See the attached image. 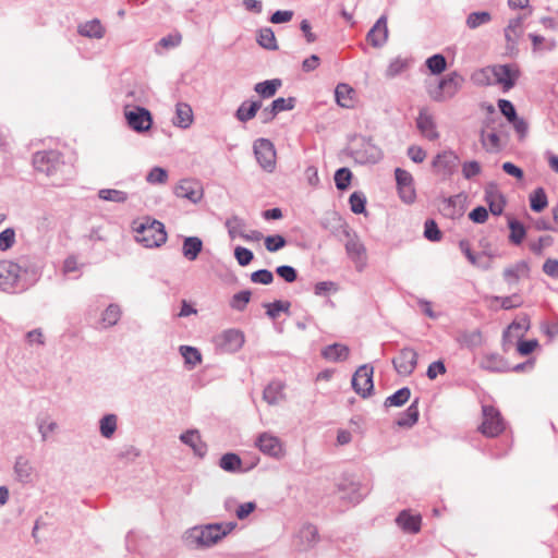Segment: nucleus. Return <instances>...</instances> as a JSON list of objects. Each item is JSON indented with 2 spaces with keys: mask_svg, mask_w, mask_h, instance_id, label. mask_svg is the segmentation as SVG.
Segmentation results:
<instances>
[{
  "mask_svg": "<svg viewBox=\"0 0 558 558\" xmlns=\"http://www.w3.org/2000/svg\"><path fill=\"white\" fill-rule=\"evenodd\" d=\"M283 388L281 381H270L263 391V399L270 405L277 404L283 398Z\"/></svg>",
  "mask_w": 558,
  "mask_h": 558,
  "instance_id": "obj_37",
  "label": "nucleus"
},
{
  "mask_svg": "<svg viewBox=\"0 0 558 558\" xmlns=\"http://www.w3.org/2000/svg\"><path fill=\"white\" fill-rule=\"evenodd\" d=\"M480 142L483 148L489 154H497L502 149L500 137L495 130L486 132L485 129H482L480 132Z\"/></svg>",
  "mask_w": 558,
  "mask_h": 558,
  "instance_id": "obj_28",
  "label": "nucleus"
},
{
  "mask_svg": "<svg viewBox=\"0 0 558 558\" xmlns=\"http://www.w3.org/2000/svg\"><path fill=\"white\" fill-rule=\"evenodd\" d=\"M174 194L178 197L186 198L192 203H197L203 196V190L201 185L191 180H182L175 187Z\"/></svg>",
  "mask_w": 558,
  "mask_h": 558,
  "instance_id": "obj_21",
  "label": "nucleus"
},
{
  "mask_svg": "<svg viewBox=\"0 0 558 558\" xmlns=\"http://www.w3.org/2000/svg\"><path fill=\"white\" fill-rule=\"evenodd\" d=\"M33 466L31 465L28 459L23 456H19L14 463V473L16 480L22 484H27L32 481L33 476Z\"/></svg>",
  "mask_w": 558,
  "mask_h": 558,
  "instance_id": "obj_34",
  "label": "nucleus"
},
{
  "mask_svg": "<svg viewBox=\"0 0 558 558\" xmlns=\"http://www.w3.org/2000/svg\"><path fill=\"white\" fill-rule=\"evenodd\" d=\"M117 415L106 414L99 421L100 434L105 438H111L117 429Z\"/></svg>",
  "mask_w": 558,
  "mask_h": 558,
  "instance_id": "obj_49",
  "label": "nucleus"
},
{
  "mask_svg": "<svg viewBox=\"0 0 558 558\" xmlns=\"http://www.w3.org/2000/svg\"><path fill=\"white\" fill-rule=\"evenodd\" d=\"M508 227L510 229V242L517 245L521 244L526 235V231L523 223L517 219H509Z\"/></svg>",
  "mask_w": 558,
  "mask_h": 558,
  "instance_id": "obj_51",
  "label": "nucleus"
},
{
  "mask_svg": "<svg viewBox=\"0 0 558 558\" xmlns=\"http://www.w3.org/2000/svg\"><path fill=\"white\" fill-rule=\"evenodd\" d=\"M172 123L180 129H187L193 123V111L189 104L178 102L175 105V116Z\"/></svg>",
  "mask_w": 558,
  "mask_h": 558,
  "instance_id": "obj_26",
  "label": "nucleus"
},
{
  "mask_svg": "<svg viewBox=\"0 0 558 558\" xmlns=\"http://www.w3.org/2000/svg\"><path fill=\"white\" fill-rule=\"evenodd\" d=\"M367 41L375 48L383 47L388 39L387 16L381 15L366 35Z\"/></svg>",
  "mask_w": 558,
  "mask_h": 558,
  "instance_id": "obj_18",
  "label": "nucleus"
},
{
  "mask_svg": "<svg viewBox=\"0 0 558 558\" xmlns=\"http://www.w3.org/2000/svg\"><path fill=\"white\" fill-rule=\"evenodd\" d=\"M121 317V310L117 304H110L102 314V322L106 326H114Z\"/></svg>",
  "mask_w": 558,
  "mask_h": 558,
  "instance_id": "obj_61",
  "label": "nucleus"
},
{
  "mask_svg": "<svg viewBox=\"0 0 558 558\" xmlns=\"http://www.w3.org/2000/svg\"><path fill=\"white\" fill-rule=\"evenodd\" d=\"M336 187L339 191H345L351 183L352 172L349 168H339L333 175Z\"/></svg>",
  "mask_w": 558,
  "mask_h": 558,
  "instance_id": "obj_55",
  "label": "nucleus"
},
{
  "mask_svg": "<svg viewBox=\"0 0 558 558\" xmlns=\"http://www.w3.org/2000/svg\"><path fill=\"white\" fill-rule=\"evenodd\" d=\"M492 21V14L487 11L472 12L466 17V26L470 29H475L482 25L488 24Z\"/></svg>",
  "mask_w": 558,
  "mask_h": 558,
  "instance_id": "obj_50",
  "label": "nucleus"
},
{
  "mask_svg": "<svg viewBox=\"0 0 558 558\" xmlns=\"http://www.w3.org/2000/svg\"><path fill=\"white\" fill-rule=\"evenodd\" d=\"M530 267L529 264L524 260H520L515 263L514 265L505 268L502 276L504 280L512 287L513 284H517L520 280L521 275H529Z\"/></svg>",
  "mask_w": 558,
  "mask_h": 558,
  "instance_id": "obj_27",
  "label": "nucleus"
},
{
  "mask_svg": "<svg viewBox=\"0 0 558 558\" xmlns=\"http://www.w3.org/2000/svg\"><path fill=\"white\" fill-rule=\"evenodd\" d=\"M254 154L259 166L272 172L276 167V150L274 144L267 138H258L254 143Z\"/></svg>",
  "mask_w": 558,
  "mask_h": 558,
  "instance_id": "obj_11",
  "label": "nucleus"
},
{
  "mask_svg": "<svg viewBox=\"0 0 558 558\" xmlns=\"http://www.w3.org/2000/svg\"><path fill=\"white\" fill-rule=\"evenodd\" d=\"M251 296L252 293L250 290H242L233 294L230 300V307L238 312H243L250 303Z\"/></svg>",
  "mask_w": 558,
  "mask_h": 558,
  "instance_id": "obj_54",
  "label": "nucleus"
},
{
  "mask_svg": "<svg viewBox=\"0 0 558 558\" xmlns=\"http://www.w3.org/2000/svg\"><path fill=\"white\" fill-rule=\"evenodd\" d=\"M354 89L348 84L340 83L335 89V98L337 104L342 108L353 107Z\"/></svg>",
  "mask_w": 558,
  "mask_h": 558,
  "instance_id": "obj_39",
  "label": "nucleus"
},
{
  "mask_svg": "<svg viewBox=\"0 0 558 558\" xmlns=\"http://www.w3.org/2000/svg\"><path fill=\"white\" fill-rule=\"evenodd\" d=\"M412 63L411 58L397 57L392 59L386 69L385 76L387 78H393L403 73Z\"/></svg>",
  "mask_w": 558,
  "mask_h": 558,
  "instance_id": "obj_42",
  "label": "nucleus"
},
{
  "mask_svg": "<svg viewBox=\"0 0 558 558\" xmlns=\"http://www.w3.org/2000/svg\"><path fill=\"white\" fill-rule=\"evenodd\" d=\"M374 367L364 364L360 366L352 376V388L362 398H367L373 393L374 390Z\"/></svg>",
  "mask_w": 558,
  "mask_h": 558,
  "instance_id": "obj_8",
  "label": "nucleus"
},
{
  "mask_svg": "<svg viewBox=\"0 0 558 558\" xmlns=\"http://www.w3.org/2000/svg\"><path fill=\"white\" fill-rule=\"evenodd\" d=\"M464 77L457 71L446 74L436 86L428 87L429 97L438 102L451 99L461 89Z\"/></svg>",
  "mask_w": 558,
  "mask_h": 558,
  "instance_id": "obj_4",
  "label": "nucleus"
},
{
  "mask_svg": "<svg viewBox=\"0 0 558 558\" xmlns=\"http://www.w3.org/2000/svg\"><path fill=\"white\" fill-rule=\"evenodd\" d=\"M395 178L401 201L405 204L414 203L416 199V192L412 174L404 169L396 168Z\"/></svg>",
  "mask_w": 558,
  "mask_h": 558,
  "instance_id": "obj_12",
  "label": "nucleus"
},
{
  "mask_svg": "<svg viewBox=\"0 0 558 558\" xmlns=\"http://www.w3.org/2000/svg\"><path fill=\"white\" fill-rule=\"evenodd\" d=\"M484 198L488 205V211H490L494 216H500L504 213L506 199L505 196L497 189L496 184L489 183L485 187Z\"/></svg>",
  "mask_w": 558,
  "mask_h": 558,
  "instance_id": "obj_19",
  "label": "nucleus"
},
{
  "mask_svg": "<svg viewBox=\"0 0 558 558\" xmlns=\"http://www.w3.org/2000/svg\"><path fill=\"white\" fill-rule=\"evenodd\" d=\"M130 107V102L124 105V117L128 125L137 133L149 131L153 125V116L150 111L141 106H136L132 109Z\"/></svg>",
  "mask_w": 558,
  "mask_h": 558,
  "instance_id": "obj_6",
  "label": "nucleus"
},
{
  "mask_svg": "<svg viewBox=\"0 0 558 558\" xmlns=\"http://www.w3.org/2000/svg\"><path fill=\"white\" fill-rule=\"evenodd\" d=\"M392 364L398 374L409 376L417 365V353L411 348H403L392 360Z\"/></svg>",
  "mask_w": 558,
  "mask_h": 558,
  "instance_id": "obj_13",
  "label": "nucleus"
},
{
  "mask_svg": "<svg viewBox=\"0 0 558 558\" xmlns=\"http://www.w3.org/2000/svg\"><path fill=\"white\" fill-rule=\"evenodd\" d=\"M424 236L432 242H438L442 238V233L437 223L433 219H427L424 223Z\"/></svg>",
  "mask_w": 558,
  "mask_h": 558,
  "instance_id": "obj_60",
  "label": "nucleus"
},
{
  "mask_svg": "<svg viewBox=\"0 0 558 558\" xmlns=\"http://www.w3.org/2000/svg\"><path fill=\"white\" fill-rule=\"evenodd\" d=\"M226 227L231 239L240 236V233H245V222L242 218L238 216H232L231 218H228L226 221Z\"/></svg>",
  "mask_w": 558,
  "mask_h": 558,
  "instance_id": "obj_58",
  "label": "nucleus"
},
{
  "mask_svg": "<svg viewBox=\"0 0 558 558\" xmlns=\"http://www.w3.org/2000/svg\"><path fill=\"white\" fill-rule=\"evenodd\" d=\"M298 546L302 550L313 548L319 542L317 527L312 523L304 524L296 534Z\"/></svg>",
  "mask_w": 558,
  "mask_h": 558,
  "instance_id": "obj_20",
  "label": "nucleus"
},
{
  "mask_svg": "<svg viewBox=\"0 0 558 558\" xmlns=\"http://www.w3.org/2000/svg\"><path fill=\"white\" fill-rule=\"evenodd\" d=\"M146 181L150 184H165L168 181V171L156 166L147 173Z\"/></svg>",
  "mask_w": 558,
  "mask_h": 558,
  "instance_id": "obj_59",
  "label": "nucleus"
},
{
  "mask_svg": "<svg viewBox=\"0 0 558 558\" xmlns=\"http://www.w3.org/2000/svg\"><path fill=\"white\" fill-rule=\"evenodd\" d=\"M458 342L461 347L473 350L483 343V336L480 330L463 331L458 337Z\"/></svg>",
  "mask_w": 558,
  "mask_h": 558,
  "instance_id": "obj_41",
  "label": "nucleus"
},
{
  "mask_svg": "<svg viewBox=\"0 0 558 558\" xmlns=\"http://www.w3.org/2000/svg\"><path fill=\"white\" fill-rule=\"evenodd\" d=\"M262 106V100H245L236 109L235 118L240 122H247L256 116Z\"/></svg>",
  "mask_w": 558,
  "mask_h": 558,
  "instance_id": "obj_29",
  "label": "nucleus"
},
{
  "mask_svg": "<svg viewBox=\"0 0 558 558\" xmlns=\"http://www.w3.org/2000/svg\"><path fill=\"white\" fill-rule=\"evenodd\" d=\"M180 440L189 446L195 456L204 458L207 453V445L203 441L197 429H189L180 435Z\"/></svg>",
  "mask_w": 558,
  "mask_h": 558,
  "instance_id": "obj_22",
  "label": "nucleus"
},
{
  "mask_svg": "<svg viewBox=\"0 0 558 558\" xmlns=\"http://www.w3.org/2000/svg\"><path fill=\"white\" fill-rule=\"evenodd\" d=\"M483 422L478 427L486 437H496L505 429V423L500 412L493 405H483Z\"/></svg>",
  "mask_w": 558,
  "mask_h": 558,
  "instance_id": "obj_7",
  "label": "nucleus"
},
{
  "mask_svg": "<svg viewBox=\"0 0 558 558\" xmlns=\"http://www.w3.org/2000/svg\"><path fill=\"white\" fill-rule=\"evenodd\" d=\"M420 399L415 398L408 409L397 420V425L403 428H410L417 423L420 411H418Z\"/></svg>",
  "mask_w": 558,
  "mask_h": 558,
  "instance_id": "obj_31",
  "label": "nucleus"
},
{
  "mask_svg": "<svg viewBox=\"0 0 558 558\" xmlns=\"http://www.w3.org/2000/svg\"><path fill=\"white\" fill-rule=\"evenodd\" d=\"M397 524L408 533H417L421 529V517L412 515L409 511L402 510L396 518Z\"/></svg>",
  "mask_w": 558,
  "mask_h": 558,
  "instance_id": "obj_30",
  "label": "nucleus"
},
{
  "mask_svg": "<svg viewBox=\"0 0 558 558\" xmlns=\"http://www.w3.org/2000/svg\"><path fill=\"white\" fill-rule=\"evenodd\" d=\"M256 446L264 453L272 458H280L282 444L277 436L269 433H262L256 439Z\"/></svg>",
  "mask_w": 558,
  "mask_h": 558,
  "instance_id": "obj_17",
  "label": "nucleus"
},
{
  "mask_svg": "<svg viewBox=\"0 0 558 558\" xmlns=\"http://www.w3.org/2000/svg\"><path fill=\"white\" fill-rule=\"evenodd\" d=\"M132 230L135 241L147 248L159 247L167 241L165 225L150 217L133 220Z\"/></svg>",
  "mask_w": 558,
  "mask_h": 558,
  "instance_id": "obj_2",
  "label": "nucleus"
},
{
  "mask_svg": "<svg viewBox=\"0 0 558 558\" xmlns=\"http://www.w3.org/2000/svg\"><path fill=\"white\" fill-rule=\"evenodd\" d=\"M203 250V241L198 236H185L183 239V245H182V255L187 260H195L197 259L199 253Z\"/></svg>",
  "mask_w": 558,
  "mask_h": 558,
  "instance_id": "obj_33",
  "label": "nucleus"
},
{
  "mask_svg": "<svg viewBox=\"0 0 558 558\" xmlns=\"http://www.w3.org/2000/svg\"><path fill=\"white\" fill-rule=\"evenodd\" d=\"M348 256L354 263L357 271H363L366 266V248L357 236L350 238L345 243Z\"/></svg>",
  "mask_w": 558,
  "mask_h": 558,
  "instance_id": "obj_16",
  "label": "nucleus"
},
{
  "mask_svg": "<svg viewBox=\"0 0 558 558\" xmlns=\"http://www.w3.org/2000/svg\"><path fill=\"white\" fill-rule=\"evenodd\" d=\"M264 306L266 307V315L271 319H276L280 312L290 313L291 303L289 301L277 300L272 303H266Z\"/></svg>",
  "mask_w": 558,
  "mask_h": 558,
  "instance_id": "obj_53",
  "label": "nucleus"
},
{
  "mask_svg": "<svg viewBox=\"0 0 558 558\" xmlns=\"http://www.w3.org/2000/svg\"><path fill=\"white\" fill-rule=\"evenodd\" d=\"M281 86L282 81L280 78L266 80L255 84L254 92L262 98L268 99L274 97Z\"/></svg>",
  "mask_w": 558,
  "mask_h": 558,
  "instance_id": "obj_36",
  "label": "nucleus"
},
{
  "mask_svg": "<svg viewBox=\"0 0 558 558\" xmlns=\"http://www.w3.org/2000/svg\"><path fill=\"white\" fill-rule=\"evenodd\" d=\"M416 126L420 132L429 141H435L439 137V133L436 130V123L433 117L425 111H420L416 119Z\"/></svg>",
  "mask_w": 558,
  "mask_h": 558,
  "instance_id": "obj_25",
  "label": "nucleus"
},
{
  "mask_svg": "<svg viewBox=\"0 0 558 558\" xmlns=\"http://www.w3.org/2000/svg\"><path fill=\"white\" fill-rule=\"evenodd\" d=\"M349 348L341 343H332L322 350L323 357L330 362L345 361L349 357Z\"/></svg>",
  "mask_w": 558,
  "mask_h": 558,
  "instance_id": "obj_32",
  "label": "nucleus"
},
{
  "mask_svg": "<svg viewBox=\"0 0 558 558\" xmlns=\"http://www.w3.org/2000/svg\"><path fill=\"white\" fill-rule=\"evenodd\" d=\"M181 355L184 359V363L189 369L194 368L202 362V354L198 349L191 345H181L179 348Z\"/></svg>",
  "mask_w": 558,
  "mask_h": 558,
  "instance_id": "obj_46",
  "label": "nucleus"
},
{
  "mask_svg": "<svg viewBox=\"0 0 558 558\" xmlns=\"http://www.w3.org/2000/svg\"><path fill=\"white\" fill-rule=\"evenodd\" d=\"M256 41L264 49L271 50V51H275L278 49L275 33L270 27H262L257 32Z\"/></svg>",
  "mask_w": 558,
  "mask_h": 558,
  "instance_id": "obj_43",
  "label": "nucleus"
},
{
  "mask_svg": "<svg viewBox=\"0 0 558 558\" xmlns=\"http://www.w3.org/2000/svg\"><path fill=\"white\" fill-rule=\"evenodd\" d=\"M271 105H272V109H275L277 111V113L279 114L282 111H290V110L294 109V107L296 105V98L295 97H288V98L279 97V98L275 99L271 102Z\"/></svg>",
  "mask_w": 558,
  "mask_h": 558,
  "instance_id": "obj_63",
  "label": "nucleus"
},
{
  "mask_svg": "<svg viewBox=\"0 0 558 558\" xmlns=\"http://www.w3.org/2000/svg\"><path fill=\"white\" fill-rule=\"evenodd\" d=\"M97 196L104 202L118 204H123L129 199V194L126 192L116 189H100Z\"/></svg>",
  "mask_w": 558,
  "mask_h": 558,
  "instance_id": "obj_45",
  "label": "nucleus"
},
{
  "mask_svg": "<svg viewBox=\"0 0 558 558\" xmlns=\"http://www.w3.org/2000/svg\"><path fill=\"white\" fill-rule=\"evenodd\" d=\"M458 163V155L452 150H445L435 156L432 166L436 172L444 177H450L456 171Z\"/></svg>",
  "mask_w": 558,
  "mask_h": 558,
  "instance_id": "obj_15",
  "label": "nucleus"
},
{
  "mask_svg": "<svg viewBox=\"0 0 558 558\" xmlns=\"http://www.w3.org/2000/svg\"><path fill=\"white\" fill-rule=\"evenodd\" d=\"M287 244V241L284 236L280 234L275 235H268L265 238V247L269 252H277L284 247Z\"/></svg>",
  "mask_w": 558,
  "mask_h": 558,
  "instance_id": "obj_64",
  "label": "nucleus"
},
{
  "mask_svg": "<svg viewBox=\"0 0 558 558\" xmlns=\"http://www.w3.org/2000/svg\"><path fill=\"white\" fill-rule=\"evenodd\" d=\"M219 466L226 472H240L242 468V460L236 453L228 452L221 456Z\"/></svg>",
  "mask_w": 558,
  "mask_h": 558,
  "instance_id": "obj_44",
  "label": "nucleus"
},
{
  "mask_svg": "<svg viewBox=\"0 0 558 558\" xmlns=\"http://www.w3.org/2000/svg\"><path fill=\"white\" fill-rule=\"evenodd\" d=\"M411 397V390L408 387H402L393 392L391 396L387 397L384 405L386 408L389 407H402L405 404Z\"/></svg>",
  "mask_w": 558,
  "mask_h": 558,
  "instance_id": "obj_48",
  "label": "nucleus"
},
{
  "mask_svg": "<svg viewBox=\"0 0 558 558\" xmlns=\"http://www.w3.org/2000/svg\"><path fill=\"white\" fill-rule=\"evenodd\" d=\"M548 205L546 192L543 187L535 189L530 194V207L535 213L543 211Z\"/></svg>",
  "mask_w": 558,
  "mask_h": 558,
  "instance_id": "obj_47",
  "label": "nucleus"
},
{
  "mask_svg": "<svg viewBox=\"0 0 558 558\" xmlns=\"http://www.w3.org/2000/svg\"><path fill=\"white\" fill-rule=\"evenodd\" d=\"M517 351L520 355H529L531 354L537 347L538 341L536 339L524 340L523 335L518 336Z\"/></svg>",
  "mask_w": 558,
  "mask_h": 558,
  "instance_id": "obj_62",
  "label": "nucleus"
},
{
  "mask_svg": "<svg viewBox=\"0 0 558 558\" xmlns=\"http://www.w3.org/2000/svg\"><path fill=\"white\" fill-rule=\"evenodd\" d=\"M78 34L88 38L100 39L104 37L105 28L100 21L95 19L78 26Z\"/></svg>",
  "mask_w": 558,
  "mask_h": 558,
  "instance_id": "obj_40",
  "label": "nucleus"
},
{
  "mask_svg": "<svg viewBox=\"0 0 558 558\" xmlns=\"http://www.w3.org/2000/svg\"><path fill=\"white\" fill-rule=\"evenodd\" d=\"M26 271H23L22 266L12 260H1L0 262V289L7 292H16L25 289V283L23 282V275Z\"/></svg>",
  "mask_w": 558,
  "mask_h": 558,
  "instance_id": "obj_5",
  "label": "nucleus"
},
{
  "mask_svg": "<svg viewBox=\"0 0 558 558\" xmlns=\"http://www.w3.org/2000/svg\"><path fill=\"white\" fill-rule=\"evenodd\" d=\"M219 529L217 523L195 525L183 533L182 542L190 549L209 548L223 538Z\"/></svg>",
  "mask_w": 558,
  "mask_h": 558,
  "instance_id": "obj_3",
  "label": "nucleus"
},
{
  "mask_svg": "<svg viewBox=\"0 0 558 558\" xmlns=\"http://www.w3.org/2000/svg\"><path fill=\"white\" fill-rule=\"evenodd\" d=\"M349 204L352 213L356 215L366 211V197L363 192H353L349 197Z\"/></svg>",
  "mask_w": 558,
  "mask_h": 558,
  "instance_id": "obj_56",
  "label": "nucleus"
},
{
  "mask_svg": "<svg viewBox=\"0 0 558 558\" xmlns=\"http://www.w3.org/2000/svg\"><path fill=\"white\" fill-rule=\"evenodd\" d=\"M480 367L482 369L492 372V373H507L510 372V365L508 362L498 353H487L485 354L481 362Z\"/></svg>",
  "mask_w": 558,
  "mask_h": 558,
  "instance_id": "obj_23",
  "label": "nucleus"
},
{
  "mask_svg": "<svg viewBox=\"0 0 558 558\" xmlns=\"http://www.w3.org/2000/svg\"><path fill=\"white\" fill-rule=\"evenodd\" d=\"M529 328L530 318L527 315H522L519 319L513 320L502 333V350L507 352L512 347V330L526 331Z\"/></svg>",
  "mask_w": 558,
  "mask_h": 558,
  "instance_id": "obj_24",
  "label": "nucleus"
},
{
  "mask_svg": "<svg viewBox=\"0 0 558 558\" xmlns=\"http://www.w3.org/2000/svg\"><path fill=\"white\" fill-rule=\"evenodd\" d=\"M529 37L532 40L534 51H551L556 48L557 44L555 39H545L543 36L536 34H529Z\"/></svg>",
  "mask_w": 558,
  "mask_h": 558,
  "instance_id": "obj_57",
  "label": "nucleus"
},
{
  "mask_svg": "<svg viewBox=\"0 0 558 558\" xmlns=\"http://www.w3.org/2000/svg\"><path fill=\"white\" fill-rule=\"evenodd\" d=\"M351 155L361 165H374L383 158L381 149L366 137L360 138L359 146L352 149Z\"/></svg>",
  "mask_w": 558,
  "mask_h": 558,
  "instance_id": "obj_9",
  "label": "nucleus"
},
{
  "mask_svg": "<svg viewBox=\"0 0 558 558\" xmlns=\"http://www.w3.org/2000/svg\"><path fill=\"white\" fill-rule=\"evenodd\" d=\"M57 217L52 211H44L35 220V227L39 234L46 235L57 228Z\"/></svg>",
  "mask_w": 558,
  "mask_h": 558,
  "instance_id": "obj_35",
  "label": "nucleus"
},
{
  "mask_svg": "<svg viewBox=\"0 0 558 558\" xmlns=\"http://www.w3.org/2000/svg\"><path fill=\"white\" fill-rule=\"evenodd\" d=\"M34 169L50 179L51 184L62 186L74 175L73 165L64 160L58 150H40L33 155Z\"/></svg>",
  "mask_w": 558,
  "mask_h": 558,
  "instance_id": "obj_1",
  "label": "nucleus"
},
{
  "mask_svg": "<svg viewBox=\"0 0 558 558\" xmlns=\"http://www.w3.org/2000/svg\"><path fill=\"white\" fill-rule=\"evenodd\" d=\"M495 77V83L502 86L504 92H508L514 87L519 76V66L514 63L496 64L490 68Z\"/></svg>",
  "mask_w": 558,
  "mask_h": 558,
  "instance_id": "obj_10",
  "label": "nucleus"
},
{
  "mask_svg": "<svg viewBox=\"0 0 558 558\" xmlns=\"http://www.w3.org/2000/svg\"><path fill=\"white\" fill-rule=\"evenodd\" d=\"M216 342L223 352L234 353L243 347L244 335L238 329H228L217 337Z\"/></svg>",
  "mask_w": 558,
  "mask_h": 558,
  "instance_id": "obj_14",
  "label": "nucleus"
},
{
  "mask_svg": "<svg viewBox=\"0 0 558 558\" xmlns=\"http://www.w3.org/2000/svg\"><path fill=\"white\" fill-rule=\"evenodd\" d=\"M319 225L330 233L337 234L343 228L344 222L338 213L328 211L322 217Z\"/></svg>",
  "mask_w": 558,
  "mask_h": 558,
  "instance_id": "obj_38",
  "label": "nucleus"
},
{
  "mask_svg": "<svg viewBox=\"0 0 558 558\" xmlns=\"http://www.w3.org/2000/svg\"><path fill=\"white\" fill-rule=\"evenodd\" d=\"M425 64L432 74L438 75L446 70L447 60L441 53H436L427 58Z\"/></svg>",
  "mask_w": 558,
  "mask_h": 558,
  "instance_id": "obj_52",
  "label": "nucleus"
}]
</instances>
